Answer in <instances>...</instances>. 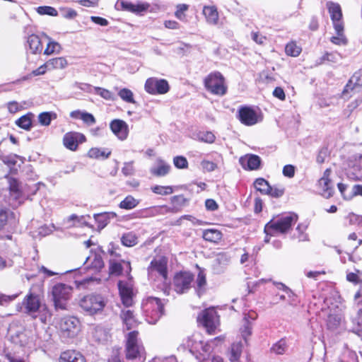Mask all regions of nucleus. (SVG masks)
I'll list each match as a JSON object with an SVG mask.
<instances>
[{
	"label": "nucleus",
	"mask_w": 362,
	"mask_h": 362,
	"mask_svg": "<svg viewBox=\"0 0 362 362\" xmlns=\"http://www.w3.org/2000/svg\"><path fill=\"white\" fill-rule=\"evenodd\" d=\"M115 213L103 212L94 214L93 217L98 223V230L104 228L109 223L110 220L115 216Z\"/></svg>",
	"instance_id": "nucleus-27"
},
{
	"label": "nucleus",
	"mask_w": 362,
	"mask_h": 362,
	"mask_svg": "<svg viewBox=\"0 0 362 362\" xmlns=\"http://www.w3.org/2000/svg\"><path fill=\"white\" fill-rule=\"evenodd\" d=\"M27 42L32 53H41L42 51V40L38 35L34 34L29 35Z\"/></svg>",
	"instance_id": "nucleus-26"
},
{
	"label": "nucleus",
	"mask_w": 362,
	"mask_h": 362,
	"mask_svg": "<svg viewBox=\"0 0 362 362\" xmlns=\"http://www.w3.org/2000/svg\"><path fill=\"white\" fill-rule=\"evenodd\" d=\"M81 120L88 125H93L95 123L96 120L94 116L88 112H84L82 115Z\"/></svg>",
	"instance_id": "nucleus-58"
},
{
	"label": "nucleus",
	"mask_w": 362,
	"mask_h": 362,
	"mask_svg": "<svg viewBox=\"0 0 362 362\" xmlns=\"http://www.w3.org/2000/svg\"><path fill=\"white\" fill-rule=\"evenodd\" d=\"M194 280V275L187 272L177 273L173 278V288L179 294L186 293Z\"/></svg>",
	"instance_id": "nucleus-11"
},
{
	"label": "nucleus",
	"mask_w": 362,
	"mask_h": 362,
	"mask_svg": "<svg viewBox=\"0 0 362 362\" xmlns=\"http://www.w3.org/2000/svg\"><path fill=\"white\" fill-rule=\"evenodd\" d=\"M196 290L198 295L203 293L206 285V275L202 271L198 273L197 278L196 280Z\"/></svg>",
	"instance_id": "nucleus-43"
},
{
	"label": "nucleus",
	"mask_w": 362,
	"mask_h": 362,
	"mask_svg": "<svg viewBox=\"0 0 362 362\" xmlns=\"http://www.w3.org/2000/svg\"><path fill=\"white\" fill-rule=\"evenodd\" d=\"M139 204V200L132 195H128L119 203V206L123 209L130 210L137 206Z\"/></svg>",
	"instance_id": "nucleus-38"
},
{
	"label": "nucleus",
	"mask_w": 362,
	"mask_h": 362,
	"mask_svg": "<svg viewBox=\"0 0 362 362\" xmlns=\"http://www.w3.org/2000/svg\"><path fill=\"white\" fill-rule=\"evenodd\" d=\"M186 344L189 351L194 354H199L202 355L210 351V345L204 341L202 335L199 332H194L188 337Z\"/></svg>",
	"instance_id": "nucleus-12"
},
{
	"label": "nucleus",
	"mask_w": 362,
	"mask_h": 362,
	"mask_svg": "<svg viewBox=\"0 0 362 362\" xmlns=\"http://www.w3.org/2000/svg\"><path fill=\"white\" fill-rule=\"evenodd\" d=\"M16 297H17V295L7 296L5 294L0 293V305H6L8 303L14 300L16 298Z\"/></svg>",
	"instance_id": "nucleus-59"
},
{
	"label": "nucleus",
	"mask_w": 362,
	"mask_h": 362,
	"mask_svg": "<svg viewBox=\"0 0 362 362\" xmlns=\"http://www.w3.org/2000/svg\"><path fill=\"white\" fill-rule=\"evenodd\" d=\"M106 304L105 298L95 293L86 295L79 300L80 307L90 315L101 313Z\"/></svg>",
	"instance_id": "nucleus-3"
},
{
	"label": "nucleus",
	"mask_w": 362,
	"mask_h": 362,
	"mask_svg": "<svg viewBox=\"0 0 362 362\" xmlns=\"http://www.w3.org/2000/svg\"><path fill=\"white\" fill-rule=\"evenodd\" d=\"M331 170L327 168L324 172L323 176L318 181V186L320 189V194L325 198H330L334 193V187L329 178Z\"/></svg>",
	"instance_id": "nucleus-15"
},
{
	"label": "nucleus",
	"mask_w": 362,
	"mask_h": 362,
	"mask_svg": "<svg viewBox=\"0 0 362 362\" xmlns=\"http://www.w3.org/2000/svg\"><path fill=\"white\" fill-rule=\"evenodd\" d=\"M239 119L247 126H252L257 124L259 115L255 110L249 107H243L238 111Z\"/></svg>",
	"instance_id": "nucleus-17"
},
{
	"label": "nucleus",
	"mask_w": 362,
	"mask_h": 362,
	"mask_svg": "<svg viewBox=\"0 0 362 362\" xmlns=\"http://www.w3.org/2000/svg\"><path fill=\"white\" fill-rule=\"evenodd\" d=\"M59 362H86L85 357L75 350L63 351L59 358Z\"/></svg>",
	"instance_id": "nucleus-24"
},
{
	"label": "nucleus",
	"mask_w": 362,
	"mask_h": 362,
	"mask_svg": "<svg viewBox=\"0 0 362 362\" xmlns=\"http://www.w3.org/2000/svg\"><path fill=\"white\" fill-rule=\"evenodd\" d=\"M43 36L49 40L47 47L45 49L44 54L50 55L54 52H59L61 49L60 45L57 42L52 41L51 38L47 35L45 34Z\"/></svg>",
	"instance_id": "nucleus-42"
},
{
	"label": "nucleus",
	"mask_w": 362,
	"mask_h": 362,
	"mask_svg": "<svg viewBox=\"0 0 362 362\" xmlns=\"http://www.w3.org/2000/svg\"><path fill=\"white\" fill-rule=\"evenodd\" d=\"M57 115L54 112H43L38 115V121L42 126H49L52 119H55Z\"/></svg>",
	"instance_id": "nucleus-40"
},
{
	"label": "nucleus",
	"mask_w": 362,
	"mask_h": 362,
	"mask_svg": "<svg viewBox=\"0 0 362 362\" xmlns=\"http://www.w3.org/2000/svg\"><path fill=\"white\" fill-rule=\"evenodd\" d=\"M284 194V189L283 188L272 187L270 186V189L266 194H268L272 197L279 198L283 196Z\"/></svg>",
	"instance_id": "nucleus-55"
},
{
	"label": "nucleus",
	"mask_w": 362,
	"mask_h": 362,
	"mask_svg": "<svg viewBox=\"0 0 362 362\" xmlns=\"http://www.w3.org/2000/svg\"><path fill=\"white\" fill-rule=\"evenodd\" d=\"M33 114L28 113L16 121V124L21 128L25 130H30L32 127V119Z\"/></svg>",
	"instance_id": "nucleus-37"
},
{
	"label": "nucleus",
	"mask_w": 362,
	"mask_h": 362,
	"mask_svg": "<svg viewBox=\"0 0 362 362\" xmlns=\"http://www.w3.org/2000/svg\"><path fill=\"white\" fill-rule=\"evenodd\" d=\"M165 303L163 300L150 296L143 300L141 308L149 324H156L164 315Z\"/></svg>",
	"instance_id": "nucleus-1"
},
{
	"label": "nucleus",
	"mask_w": 362,
	"mask_h": 362,
	"mask_svg": "<svg viewBox=\"0 0 362 362\" xmlns=\"http://www.w3.org/2000/svg\"><path fill=\"white\" fill-rule=\"evenodd\" d=\"M115 7L117 10H122L129 11L133 13H141L146 11L148 8V4H134L130 1L124 0H118L116 3Z\"/></svg>",
	"instance_id": "nucleus-18"
},
{
	"label": "nucleus",
	"mask_w": 362,
	"mask_h": 362,
	"mask_svg": "<svg viewBox=\"0 0 362 362\" xmlns=\"http://www.w3.org/2000/svg\"><path fill=\"white\" fill-rule=\"evenodd\" d=\"M301 47L298 46L296 42H291L286 45L285 52L287 55L297 57L301 52Z\"/></svg>",
	"instance_id": "nucleus-45"
},
{
	"label": "nucleus",
	"mask_w": 362,
	"mask_h": 362,
	"mask_svg": "<svg viewBox=\"0 0 362 362\" xmlns=\"http://www.w3.org/2000/svg\"><path fill=\"white\" fill-rule=\"evenodd\" d=\"M111 153L110 151H106L99 148H91L88 152V156L95 159H106Z\"/></svg>",
	"instance_id": "nucleus-39"
},
{
	"label": "nucleus",
	"mask_w": 362,
	"mask_h": 362,
	"mask_svg": "<svg viewBox=\"0 0 362 362\" xmlns=\"http://www.w3.org/2000/svg\"><path fill=\"white\" fill-rule=\"evenodd\" d=\"M37 11L40 15H48L51 16H57L58 15L57 11L52 6H39Z\"/></svg>",
	"instance_id": "nucleus-49"
},
{
	"label": "nucleus",
	"mask_w": 362,
	"mask_h": 362,
	"mask_svg": "<svg viewBox=\"0 0 362 362\" xmlns=\"http://www.w3.org/2000/svg\"><path fill=\"white\" fill-rule=\"evenodd\" d=\"M137 331L130 332L127 337L126 357L127 359H139L144 361L146 353L144 348L138 339Z\"/></svg>",
	"instance_id": "nucleus-4"
},
{
	"label": "nucleus",
	"mask_w": 362,
	"mask_h": 362,
	"mask_svg": "<svg viewBox=\"0 0 362 362\" xmlns=\"http://www.w3.org/2000/svg\"><path fill=\"white\" fill-rule=\"evenodd\" d=\"M197 320L202 324L209 333H212L219 325V317L214 308L203 310L198 316Z\"/></svg>",
	"instance_id": "nucleus-10"
},
{
	"label": "nucleus",
	"mask_w": 362,
	"mask_h": 362,
	"mask_svg": "<svg viewBox=\"0 0 362 362\" xmlns=\"http://www.w3.org/2000/svg\"><path fill=\"white\" fill-rule=\"evenodd\" d=\"M122 243L127 247H132L137 244V236L130 232L122 235L121 238Z\"/></svg>",
	"instance_id": "nucleus-46"
},
{
	"label": "nucleus",
	"mask_w": 362,
	"mask_h": 362,
	"mask_svg": "<svg viewBox=\"0 0 362 362\" xmlns=\"http://www.w3.org/2000/svg\"><path fill=\"white\" fill-rule=\"evenodd\" d=\"M72 288L64 284H57L52 287V298L56 310H66L71 296Z\"/></svg>",
	"instance_id": "nucleus-5"
},
{
	"label": "nucleus",
	"mask_w": 362,
	"mask_h": 362,
	"mask_svg": "<svg viewBox=\"0 0 362 362\" xmlns=\"http://www.w3.org/2000/svg\"><path fill=\"white\" fill-rule=\"evenodd\" d=\"M287 346L284 339H280L271 348L272 352L276 354H283L286 350Z\"/></svg>",
	"instance_id": "nucleus-48"
},
{
	"label": "nucleus",
	"mask_w": 362,
	"mask_h": 362,
	"mask_svg": "<svg viewBox=\"0 0 362 362\" xmlns=\"http://www.w3.org/2000/svg\"><path fill=\"white\" fill-rule=\"evenodd\" d=\"M121 317L127 329H131L136 325V320L134 318L133 312L130 310H124L122 311Z\"/></svg>",
	"instance_id": "nucleus-30"
},
{
	"label": "nucleus",
	"mask_w": 362,
	"mask_h": 362,
	"mask_svg": "<svg viewBox=\"0 0 362 362\" xmlns=\"http://www.w3.org/2000/svg\"><path fill=\"white\" fill-rule=\"evenodd\" d=\"M173 163L177 168L185 169L188 167V162L184 156H175L173 158Z\"/></svg>",
	"instance_id": "nucleus-50"
},
{
	"label": "nucleus",
	"mask_w": 362,
	"mask_h": 362,
	"mask_svg": "<svg viewBox=\"0 0 362 362\" xmlns=\"http://www.w3.org/2000/svg\"><path fill=\"white\" fill-rule=\"evenodd\" d=\"M122 173L125 176H132L135 173V168L134 167V162H127L124 163V166L122 168Z\"/></svg>",
	"instance_id": "nucleus-52"
},
{
	"label": "nucleus",
	"mask_w": 362,
	"mask_h": 362,
	"mask_svg": "<svg viewBox=\"0 0 362 362\" xmlns=\"http://www.w3.org/2000/svg\"><path fill=\"white\" fill-rule=\"evenodd\" d=\"M334 28L336 33L330 38V41L337 45H347L348 40L344 33V25L337 24Z\"/></svg>",
	"instance_id": "nucleus-25"
},
{
	"label": "nucleus",
	"mask_w": 362,
	"mask_h": 362,
	"mask_svg": "<svg viewBox=\"0 0 362 362\" xmlns=\"http://www.w3.org/2000/svg\"><path fill=\"white\" fill-rule=\"evenodd\" d=\"M124 269L129 273L131 271L130 262L122 258L119 253L115 250L110 251L109 273L110 275L120 276Z\"/></svg>",
	"instance_id": "nucleus-7"
},
{
	"label": "nucleus",
	"mask_w": 362,
	"mask_h": 362,
	"mask_svg": "<svg viewBox=\"0 0 362 362\" xmlns=\"http://www.w3.org/2000/svg\"><path fill=\"white\" fill-rule=\"evenodd\" d=\"M151 362H178L175 356L168 357H155Z\"/></svg>",
	"instance_id": "nucleus-62"
},
{
	"label": "nucleus",
	"mask_w": 362,
	"mask_h": 362,
	"mask_svg": "<svg viewBox=\"0 0 362 362\" xmlns=\"http://www.w3.org/2000/svg\"><path fill=\"white\" fill-rule=\"evenodd\" d=\"M95 92L105 100H113L112 93L107 89L95 88Z\"/></svg>",
	"instance_id": "nucleus-56"
},
{
	"label": "nucleus",
	"mask_w": 362,
	"mask_h": 362,
	"mask_svg": "<svg viewBox=\"0 0 362 362\" xmlns=\"http://www.w3.org/2000/svg\"><path fill=\"white\" fill-rule=\"evenodd\" d=\"M110 127L114 134L120 140L127 138L129 129L127 124L121 119H114L110 124Z\"/></svg>",
	"instance_id": "nucleus-19"
},
{
	"label": "nucleus",
	"mask_w": 362,
	"mask_h": 362,
	"mask_svg": "<svg viewBox=\"0 0 362 362\" xmlns=\"http://www.w3.org/2000/svg\"><path fill=\"white\" fill-rule=\"evenodd\" d=\"M117 94L123 101L128 103H136L134 98V93L130 89L126 88H121L118 90Z\"/></svg>",
	"instance_id": "nucleus-41"
},
{
	"label": "nucleus",
	"mask_w": 362,
	"mask_h": 362,
	"mask_svg": "<svg viewBox=\"0 0 362 362\" xmlns=\"http://www.w3.org/2000/svg\"><path fill=\"white\" fill-rule=\"evenodd\" d=\"M245 320V325L241 329L242 336L245 341H247V338L250 337L252 334V326L250 322H249L247 320L246 316L244 317Z\"/></svg>",
	"instance_id": "nucleus-53"
},
{
	"label": "nucleus",
	"mask_w": 362,
	"mask_h": 362,
	"mask_svg": "<svg viewBox=\"0 0 362 362\" xmlns=\"http://www.w3.org/2000/svg\"><path fill=\"white\" fill-rule=\"evenodd\" d=\"M346 218L349 220L350 225H361L362 226V216L355 214H349Z\"/></svg>",
	"instance_id": "nucleus-54"
},
{
	"label": "nucleus",
	"mask_w": 362,
	"mask_h": 362,
	"mask_svg": "<svg viewBox=\"0 0 362 362\" xmlns=\"http://www.w3.org/2000/svg\"><path fill=\"white\" fill-rule=\"evenodd\" d=\"M283 175L291 178L295 175V167L292 165H286L283 168Z\"/></svg>",
	"instance_id": "nucleus-60"
},
{
	"label": "nucleus",
	"mask_w": 362,
	"mask_h": 362,
	"mask_svg": "<svg viewBox=\"0 0 362 362\" xmlns=\"http://www.w3.org/2000/svg\"><path fill=\"white\" fill-rule=\"evenodd\" d=\"M170 170V165L162 160H158L157 167L152 168L151 173L157 176L162 177L166 175Z\"/></svg>",
	"instance_id": "nucleus-31"
},
{
	"label": "nucleus",
	"mask_w": 362,
	"mask_h": 362,
	"mask_svg": "<svg viewBox=\"0 0 362 362\" xmlns=\"http://www.w3.org/2000/svg\"><path fill=\"white\" fill-rule=\"evenodd\" d=\"M203 13L210 24H216L218 20V13L214 6H204Z\"/></svg>",
	"instance_id": "nucleus-32"
},
{
	"label": "nucleus",
	"mask_w": 362,
	"mask_h": 362,
	"mask_svg": "<svg viewBox=\"0 0 362 362\" xmlns=\"http://www.w3.org/2000/svg\"><path fill=\"white\" fill-rule=\"evenodd\" d=\"M242 353L241 342L233 343L231 345L228 353V358L230 362H236L239 359Z\"/></svg>",
	"instance_id": "nucleus-35"
},
{
	"label": "nucleus",
	"mask_w": 362,
	"mask_h": 362,
	"mask_svg": "<svg viewBox=\"0 0 362 362\" xmlns=\"http://www.w3.org/2000/svg\"><path fill=\"white\" fill-rule=\"evenodd\" d=\"M202 166L204 169L207 170L208 172H211L216 170L217 165L216 163L209 161V160H203L202 162Z\"/></svg>",
	"instance_id": "nucleus-63"
},
{
	"label": "nucleus",
	"mask_w": 362,
	"mask_h": 362,
	"mask_svg": "<svg viewBox=\"0 0 362 362\" xmlns=\"http://www.w3.org/2000/svg\"><path fill=\"white\" fill-rule=\"evenodd\" d=\"M357 195H362V185H355L353 186L351 192L348 193L347 199H351L353 197Z\"/></svg>",
	"instance_id": "nucleus-57"
},
{
	"label": "nucleus",
	"mask_w": 362,
	"mask_h": 362,
	"mask_svg": "<svg viewBox=\"0 0 362 362\" xmlns=\"http://www.w3.org/2000/svg\"><path fill=\"white\" fill-rule=\"evenodd\" d=\"M240 163L245 169L255 170L259 168L261 159L256 155H246L240 158Z\"/></svg>",
	"instance_id": "nucleus-22"
},
{
	"label": "nucleus",
	"mask_w": 362,
	"mask_h": 362,
	"mask_svg": "<svg viewBox=\"0 0 362 362\" xmlns=\"http://www.w3.org/2000/svg\"><path fill=\"white\" fill-rule=\"evenodd\" d=\"M202 237L206 241L218 243L222 238V233L216 229H206L204 230Z\"/></svg>",
	"instance_id": "nucleus-34"
},
{
	"label": "nucleus",
	"mask_w": 362,
	"mask_h": 362,
	"mask_svg": "<svg viewBox=\"0 0 362 362\" xmlns=\"http://www.w3.org/2000/svg\"><path fill=\"white\" fill-rule=\"evenodd\" d=\"M168 259L165 257L154 258L148 267V274L150 279L160 276L163 281L168 279Z\"/></svg>",
	"instance_id": "nucleus-9"
},
{
	"label": "nucleus",
	"mask_w": 362,
	"mask_h": 362,
	"mask_svg": "<svg viewBox=\"0 0 362 362\" xmlns=\"http://www.w3.org/2000/svg\"><path fill=\"white\" fill-rule=\"evenodd\" d=\"M9 214V212L6 210H0V229L6 224Z\"/></svg>",
	"instance_id": "nucleus-61"
},
{
	"label": "nucleus",
	"mask_w": 362,
	"mask_h": 362,
	"mask_svg": "<svg viewBox=\"0 0 362 362\" xmlns=\"http://www.w3.org/2000/svg\"><path fill=\"white\" fill-rule=\"evenodd\" d=\"M230 257L226 253H219L214 260L213 267L217 272H221L223 269L230 262Z\"/></svg>",
	"instance_id": "nucleus-29"
},
{
	"label": "nucleus",
	"mask_w": 362,
	"mask_h": 362,
	"mask_svg": "<svg viewBox=\"0 0 362 362\" xmlns=\"http://www.w3.org/2000/svg\"><path fill=\"white\" fill-rule=\"evenodd\" d=\"M215 136L211 132H204L199 134V139L201 141L212 144L215 141Z\"/></svg>",
	"instance_id": "nucleus-51"
},
{
	"label": "nucleus",
	"mask_w": 362,
	"mask_h": 362,
	"mask_svg": "<svg viewBox=\"0 0 362 362\" xmlns=\"http://www.w3.org/2000/svg\"><path fill=\"white\" fill-rule=\"evenodd\" d=\"M86 141L85 136L79 132H70L64 135L63 144L69 150L76 151L78 144Z\"/></svg>",
	"instance_id": "nucleus-14"
},
{
	"label": "nucleus",
	"mask_w": 362,
	"mask_h": 362,
	"mask_svg": "<svg viewBox=\"0 0 362 362\" xmlns=\"http://www.w3.org/2000/svg\"><path fill=\"white\" fill-rule=\"evenodd\" d=\"M298 221V216L293 213H289L271 220L265 225L264 232L267 235H274L277 233H286Z\"/></svg>",
	"instance_id": "nucleus-2"
},
{
	"label": "nucleus",
	"mask_w": 362,
	"mask_h": 362,
	"mask_svg": "<svg viewBox=\"0 0 362 362\" xmlns=\"http://www.w3.org/2000/svg\"><path fill=\"white\" fill-rule=\"evenodd\" d=\"M26 312L28 313H33L37 312L40 307V299L38 294L33 292H29L23 301Z\"/></svg>",
	"instance_id": "nucleus-20"
},
{
	"label": "nucleus",
	"mask_w": 362,
	"mask_h": 362,
	"mask_svg": "<svg viewBox=\"0 0 362 362\" xmlns=\"http://www.w3.org/2000/svg\"><path fill=\"white\" fill-rule=\"evenodd\" d=\"M71 64L65 57H61L48 60L39 68H64Z\"/></svg>",
	"instance_id": "nucleus-28"
},
{
	"label": "nucleus",
	"mask_w": 362,
	"mask_h": 362,
	"mask_svg": "<svg viewBox=\"0 0 362 362\" xmlns=\"http://www.w3.org/2000/svg\"><path fill=\"white\" fill-rule=\"evenodd\" d=\"M9 190L11 195L18 199L21 196V189L18 181L13 177H8Z\"/></svg>",
	"instance_id": "nucleus-36"
},
{
	"label": "nucleus",
	"mask_w": 362,
	"mask_h": 362,
	"mask_svg": "<svg viewBox=\"0 0 362 362\" xmlns=\"http://www.w3.org/2000/svg\"><path fill=\"white\" fill-rule=\"evenodd\" d=\"M7 107L11 113H16L21 109L20 105L16 101H11L8 103Z\"/></svg>",
	"instance_id": "nucleus-64"
},
{
	"label": "nucleus",
	"mask_w": 362,
	"mask_h": 362,
	"mask_svg": "<svg viewBox=\"0 0 362 362\" xmlns=\"http://www.w3.org/2000/svg\"><path fill=\"white\" fill-rule=\"evenodd\" d=\"M152 192L159 195H169L173 193V188L171 186L154 185L151 187Z\"/></svg>",
	"instance_id": "nucleus-47"
},
{
	"label": "nucleus",
	"mask_w": 362,
	"mask_h": 362,
	"mask_svg": "<svg viewBox=\"0 0 362 362\" xmlns=\"http://www.w3.org/2000/svg\"><path fill=\"white\" fill-rule=\"evenodd\" d=\"M59 329L64 338H74L80 330L79 320L74 317H65L60 320Z\"/></svg>",
	"instance_id": "nucleus-8"
},
{
	"label": "nucleus",
	"mask_w": 362,
	"mask_h": 362,
	"mask_svg": "<svg viewBox=\"0 0 362 362\" xmlns=\"http://www.w3.org/2000/svg\"><path fill=\"white\" fill-rule=\"evenodd\" d=\"M255 189L263 194H266L270 189L269 182L264 178H257L255 182Z\"/></svg>",
	"instance_id": "nucleus-44"
},
{
	"label": "nucleus",
	"mask_w": 362,
	"mask_h": 362,
	"mask_svg": "<svg viewBox=\"0 0 362 362\" xmlns=\"http://www.w3.org/2000/svg\"><path fill=\"white\" fill-rule=\"evenodd\" d=\"M327 8L331 16L333 23V26L335 27L337 24L344 25L341 21L342 13L340 5L337 3L329 1L327 3Z\"/></svg>",
	"instance_id": "nucleus-23"
},
{
	"label": "nucleus",
	"mask_w": 362,
	"mask_h": 362,
	"mask_svg": "<svg viewBox=\"0 0 362 362\" xmlns=\"http://www.w3.org/2000/svg\"><path fill=\"white\" fill-rule=\"evenodd\" d=\"M90 262L89 267L95 272H100L104 267V262L100 255L93 254L86 258V262Z\"/></svg>",
	"instance_id": "nucleus-33"
},
{
	"label": "nucleus",
	"mask_w": 362,
	"mask_h": 362,
	"mask_svg": "<svg viewBox=\"0 0 362 362\" xmlns=\"http://www.w3.org/2000/svg\"><path fill=\"white\" fill-rule=\"evenodd\" d=\"M144 88L150 94L162 95L169 91L170 86L165 79L149 78L145 83Z\"/></svg>",
	"instance_id": "nucleus-13"
},
{
	"label": "nucleus",
	"mask_w": 362,
	"mask_h": 362,
	"mask_svg": "<svg viewBox=\"0 0 362 362\" xmlns=\"http://www.w3.org/2000/svg\"><path fill=\"white\" fill-rule=\"evenodd\" d=\"M348 178L353 180H362V156L356 158L346 172Z\"/></svg>",
	"instance_id": "nucleus-21"
},
{
	"label": "nucleus",
	"mask_w": 362,
	"mask_h": 362,
	"mask_svg": "<svg viewBox=\"0 0 362 362\" xmlns=\"http://www.w3.org/2000/svg\"><path fill=\"white\" fill-rule=\"evenodd\" d=\"M118 288L123 305L126 307L132 306L134 303L132 286L127 281H119Z\"/></svg>",
	"instance_id": "nucleus-16"
},
{
	"label": "nucleus",
	"mask_w": 362,
	"mask_h": 362,
	"mask_svg": "<svg viewBox=\"0 0 362 362\" xmlns=\"http://www.w3.org/2000/svg\"><path fill=\"white\" fill-rule=\"evenodd\" d=\"M204 86L206 89L214 95H223L227 91L225 79L218 71L213 72L205 78Z\"/></svg>",
	"instance_id": "nucleus-6"
}]
</instances>
